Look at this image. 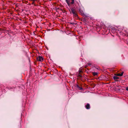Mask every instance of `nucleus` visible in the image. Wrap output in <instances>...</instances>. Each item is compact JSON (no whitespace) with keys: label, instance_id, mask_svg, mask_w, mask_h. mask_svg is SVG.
Wrapping results in <instances>:
<instances>
[{"label":"nucleus","instance_id":"nucleus-1","mask_svg":"<svg viewBox=\"0 0 128 128\" xmlns=\"http://www.w3.org/2000/svg\"><path fill=\"white\" fill-rule=\"evenodd\" d=\"M69 6L73 14L75 16H77V15L76 14V12L75 9L73 8L72 7L70 6Z\"/></svg>","mask_w":128,"mask_h":128},{"label":"nucleus","instance_id":"nucleus-2","mask_svg":"<svg viewBox=\"0 0 128 128\" xmlns=\"http://www.w3.org/2000/svg\"><path fill=\"white\" fill-rule=\"evenodd\" d=\"M37 59L40 62H42L43 60V58L40 56H38L37 58Z\"/></svg>","mask_w":128,"mask_h":128},{"label":"nucleus","instance_id":"nucleus-3","mask_svg":"<svg viewBox=\"0 0 128 128\" xmlns=\"http://www.w3.org/2000/svg\"><path fill=\"white\" fill-rule=\"evenodd\" d=\"M71 2H69L70 6H70V4H73L74 2V0H71Z\"/></svg>","mask_w":128,"mask_h":128},{"label":"nucleus","instance_id":"nucleus-4","mask_svg":"<svg viewBox=\"0 0 128 128\" xmlns=\"http://www.w3.org/2000/svg\"><path fill=\"white\" fill-rule=\"evenodd\" d=\"M86 108L87 109H90V105L88 104L86 105Z\"/></svg>","mask_w":128,"mask_h":128},{"label":"nucleus","instance_id":"nucleus-5","mask_svg":"<svg viewBox=\"0 0 128 128\" xmlns=\"http://www.w3.org/2000/svg\"><path fill=\"white\" fill-rule=\"evenodd\" d=\"M79 10V12L81 13V14H83L84 12L83 11L81 10V9L80 8Z\"/></svg>","mask_w":128,"mask_h":128},{"label":"nucleus","instance_id":"nucleus-6","mask_svg":"<svg viewBox=\"0 0 128 128\" xmlns=\"http://www.w3.org/2000/svg\"><path fill=\"white\" fill-rule=\"evenodd\" d=\"M124 72H122L121 74H117V75L120 76H121L123 75Z\"/></svg>","mask_w":128,"mask_h":128},{"label":"nucleus","instance_id":"nucleus-7","mask_svg":"<svg viewBox=\"0 0 128 128\" xmlns=\"http://www.w3.org/2000/svg\"><path fill=\"white\" fill-rule=\"evenodd\" d=\"M92 74L94 76H96L98 74V73L96 72H93Z\"/></svg>","mask_w":128,"mask_h":128},{"label":"nucleus","instance_id":"nucleus-8","mask_svg":"<svg viewBox=\"0 0 128 128\" xmlns=\"http://www.w3.org/2000/svg\"><path fill=\"white\" fill-rule=\"evenodd\" d=\"M113 78L115 80H116L118 79L119 78L117 76H115L113 77Z\"/></svg>","mask_w":128,"mask_h":128},{"label":"nucleus","instance_id":"nucleus-9","mask_svg":"<svg viewBox=\"0 0 128 128\" xmlns=\"http://www.w3.org/2000/svg\"><path fill=\"white\" fill-rule=\"evenodd\" d=\"M78 77H79V78H80V79H81L82 78V76L80 74H78Z\"/></svg>","mask_w":128,"mask_h":128},{"label":"nucleus","instance_id":"nucleus-10","mask_svg":"<svg viewBox=\"0 0 128 128\" xmlns=\"http://www.w3.org/2000/svg\"><path fill=\"white\" fill-rule=\"evenodd\" d=\"M77 87L80 90H82V88L81 87H80L78 85H77Z\"/></svg>","mask_w":128,"mask_h":128},{"label":"nucleus","instance_id":"nucleus-11","mask_svg":"<svg viewBox=\"0 0 128 128\" xmlns=\"http://www.w3.org/2000/svg\"><path fill=\"white\" fill-rule=\"evenodd\" d=\"M66 0V2L67 3L68 5L69 6H70V3H69V2L68 1V0Z\"/></svg>","mask_w":128,"mask_h":128},{"label":"nucleus","instance_id":"nucleus-12","mask_svg":"<svg viewBox=\"0 0 128 128\" xmlns=\"http://www.w3.org/2000/svg\"><path fill=\"white\" fill-rule=\"evenodd\" d=\"M36 0H30V1H33L32 3V4H33L34 3L35 1H36Z\"/></svg>","mask_w":128,"mask_h":128},{"label":"nucleus","instance_id":"nucleus-13","mask_svg":"<svg viewBox=\"0 0 128 128\" xmlns=\"http://www.w3.org/2000/svg\"><path fill=\"white\" fill-rule=\"evenodd\" d=\"M88 66H90V65H92V64L91 63H88Z\"/></svg>","mask_w":128,"mask_h":128},{"label":"nucleus","instance_id":"nucleus-14","mask_svg":"<svg viewBox=\"0 0 128 128\" xmlns=\"http://www.w3.org/2000/svg\"><path fill=\"white\" fill-rule=\"evenodd\" d=\"M126 90L128 91V86L126 87Z\"/></svg>","mask_w":128,"mask_h":128},{"label":"nucleus","instance_id":"nucleus-15","mask_svg":"<svg viewBox=\"0 0 128 128\" xmlns=\"http://www.w3.org/2000/svg\"><path fill=\"white\" fill-rule=\"evenodd\" d=\"M81 72V71H80V72Z\"/></svg>","mask_w":128,"mask_h":128}]
</instances>
